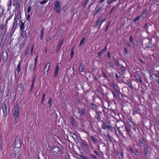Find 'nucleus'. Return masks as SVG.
<instances>
[{
    "mask_svg": "<svg viewBox=\"0 0 159 159\" xmlns=\"http://www.w3.org/2000/svg\"><path fill=\"white\" fill-rule=\"evenodd\" d=\"M115 124V125L113 126L112 125H110V131H113L114 130L115 131V132L117 134V130L118 132L119 133V134L122 135V134L123 132L125 131H126V129L127 128V127L125 125L122 126L121 127H117V128H116V123L115 121H113ZM111 122H110V124H111Z\"/></svg>",
    "mask_w": 159,
    "mask_h": 159,
    "instance_id": "obj_1",
    "label": "nucleus"
},
{
    "mask_svg": "<svg viewBox=\"0 0 159 159\" xmlns=\"http://www.w3.org/2000/svg\"><path fill=\"white\" fill-rule=\"evenodd\" d=\"M150 79H151L152 81H153V79L157 81L159 85V71H154L152 73L151 75L150 73Z\"/></svg>",
    "mask_w": 159,
    "mask_h": 159,
    "instance_id": "obj_2",
    "label": "nucleus"
},
{
    "mask_svg": "<svg viewBox=\"0 0 159 159\" xmlns=\"http://www.w3.org/2000/svg\"><path fill=\"white\" fill-rule=\"evenodd\" d=\"M14 147L18 148H20L21 147V143L19 136H16L15 139Z\"/></svg>",
    "mask_w": 159,
    "mask_h": 159,
    "instance_id": "obj_3",
    "label": "nucleus"
},
{
    "mask_svg": "<svg viewBox=\"0 0 159 159\" xmlns=\"http://www.w3.org/2000/svg\"><path fill=\"white\" fill-rule=\"evenodd\" d=\"M123 122L125 124V123H127L130 127L134 125V123L128 117L124 118L123 119Z\"/></svg>",
    "mask_w": 159,
    "mask_h": 159,
    "instance_id": "obj_4",
    "label": "nucleus"
},
{
    "mask_svg": "<svg viewBox=\"0 0 159 159\" xmlns=\"http://www.w3.org/2000/svg\"><path fill=\"white\" fill-rule=\"evenodd\" d=\"M54 9L58 13H60L61 11V9L59 2H56L54 4Z\"/></svg>",
    "mask_w": 159,
    "mask_h": 159,
    "instance_id": "obj_5",
    "label": "nucleus"
},
{
    "mask_svg": "<svg viewBox=\"0 0 159 159\" xmlns=\"http://www.w3.org/2000/svg\"><path fill=\"white\" fill-rule=\"evenodd\" d=\"M150 147L148 145L146 144L144 145V155L147 156L149 153V149Z\"/></svg>",
    "mask_w": 159,
    "mask_h": 159,
    "instance_id": "obj_6",
    "label": "nucleus"
},
{
    "mask_svg": "<svg viewBox=\"0 0 159 159\" xmlns=\"http://www.w3.org/2000/svg\"><path fill=\"white\" fill-rule=\"evenodd\" d=\"M2 107L3 110V115L5 117L7 115V106L5 102L2 105Z\"/></svg>",
    "mask_w": 159,
    "mask_h": 159,
    "instance_id": "obj_7",
    "label": "nucleus"
},
{
    "mask_svg": "<svg viewBox=\"0 0 159 159\" xmlns=\"http://www.w3.org/2000/svg\"><path fill=\"white\" fill-rule=\"evenodd\" d=\"M52 150L54 153L58 154L60 153V149L58 147L54 146L52 147Z\"/></svg>",
    "mask_w": 159,
    "mask_h": 159,
    "instance_id": "obj_8",
    "label": "nucleus"
},
{
    "mask_svg": "<svg viewBox=\"0 0 159 159\" xmlns=\"http://www.w3.org/2000/svg\"><path fill=\"white\" fill-rule=\"evenodd\" d=\"M126 134L129 137V138H130L131 139H132L134 138V137L133 136V132L131 129L128 127L126 129Z\"/></svg>",
    "mask_w": 159,
    "mask_h": 159,
    "instance_id": "obj_9",
    "label": "nucleus"
},
{
    "mask_svg": "<svg viewBox=\"0 0 159 159\" xmlns=\"http://www.w3.org/2000/svg\"><path fill=\"white\" fill-rule=\"evenodd\" d=\"M105 20V19H104L103 20H102V17H100L98 20L97 22L96 25H94V27H96L98 26H100L102 22H104Z\"/></svg>",
    "mask_w": 159,
    "mask_h": 159,
    "instance_id": "obj_10",
    "label": "nucleus"
},
{
    "mask_svg": "<svg viewBox=\"0 0 159 159\" xmlns=\"http://www.w3.org/2000/svg\"><path fill=\"white\" fill-rule=\"evenodd\" d=\"M17 90L19 91L20 93H22L24 90V87L22 84L20 83L18 84L17 86Z\"/></svg>",
    "mask_w": 159,
    "mask_h": 159,
    "instance_id": "obj_11",
    "label": "nucleus"
},
{
    "mask_svg": "<svg viewBox=\"0 0 159 159\" xmlns=\"http://www.w3.org/2000/svg\"><path fill=\"white\" fill-rule=\"evenodd\" d=\"M18 14L17 15L16 17H15L14 18L15 21L13 26L12 28V30H14L16 28V27L17 26V25H18L19 22L18 23L17 21V17L18 16Z\"/></svg>",
    "mask_w": 159,
    "mask_h": 159,
    "instance_id": "obj_12",
    "label": "nucleus"
},
{
    "mask_svg": "<svg viewBox=\"0 0 159 159\" xmlns=\"http://www.w3.org/2000/svg\"><path fill=\"white\" fill-rule=\"evenodd\" d=\"M13 5L15 7L16 10H18L20 8V3L18 2H14Z\"/></svg>",
    "mask_w": 159,
    "mask_h": 159,
    "instance_id": "obj_13",
    "label": "nucleus"
},
{
    "mask_svg": "<svg viewBox=\"0 0 159 159\" xmlns=\"http://www.w3.org/2000/svg\"><path fill=\"white\" fill-rule=\"evenodd\" d=\"M58 70H59V66L58 65V63L57 65L55 71L54 72V77H56L58 75Z\"/></svg>",
    "mask_w": 159,
    "mask_h": 159,
    "instance_id": "obj_14",
    "label": "nucleus"
},
{
    "mask_svg": "<svg viewBox=\"0 0 159 159\" xmlns=\"http://www.w3.org/2000/svg\"><path fill=\"white\" fill-rule=\"evenodd\" d=\"M134 77L137 80L139 81L141 83H143L142 78L141 77L140 75L139 74H137L135 75Z\"/></svg>",
    "mask_w": 159,
    "mask_h": 159,
    "instance_id": "obj_15",
    "label": "nucleus"
},
{
    "mask_svg": "<svg viewBox=\"0 0 159 159\" xmlns=\"http://www.w3.org/2000/svg\"><path fill=\"white\" fill-rule=\"evenodd\" d=\"M107 46H106V47L104 48H103L102 50L99 52L98 56L99 57L101 56L104 52H106L107 50Z\"/></svg>",
    "mask_w": 159,
    "mask_h": 159,
    "instance_id": "obj_16",
    "label": "nucleus"
},
{
    "mask_svg": "<svg viewBox=\"0 0 159 159\" xmlns=\"http://www.w3.org/2000/svg\"><path fill=\"white\" fill-rule=\"evenodd\" d=\"M140 142L143 144H144L146 143V139L144 137H142L139 139Z\"/></svg>",
    "mask_w": 159,
    "mask_h": 159,
    "instance_id": "obj_17",
    "label": "nucleus"
},
{
    "mask_svg": "<svg viewBox=\"0 0 159 159\" xmlns=\"http://www.w3.org/2000/svg\"><path fill=\"white\" fill-rule=\"evenodd\" d=\"M13 115L15 119L16 118H17L19 116V111L15 110V111L13 113Z\"/></svg>",
    "mask_w": 159,
    "mask_h": 159,
    "instance_id": "obj_18",
    "label": "nucleus"
},
{
    "mask_svg": "<svg viewBox=\"0 0 159 159\" xmlns=\"http://www.w3.org/2000/svg\"><path fill=\"white\" fill-rule=\"evenodd\" d=\"M45 30L44 28H42L41 30V35L40 36V39L41 40H42L43 35H44V31Z\"/></svg>",
    "mask_w": 159,
    "mask_h": 159,
    "instance_id": "obj_19",
    "label": "nucleus"
},
{
    "mask_svg": "<svg viewBox=\"0 0 159 159\" xmlns=\"http://www.w3.org/2000/svg\"><path fill=\"white\" fill-rule=\"evenodd\" d=\"M20 148L14 147V151L15 154H16L17 153H18L19 152L20 150Z\"/></svg>",
    "mask_w": 159,
    "mask_h": 159,
    "instance_id": "obj_20",
    "label": "nucleus"
},
{
    "mask_svg": "<svg viewBox=\"0 0 159 159\" xmlns=\"http://www.w3.org/2000/svg\"><path fill=\"white\" fill-rule=\"evenodd\" d=\"M82 145L85 148L88 149L89 148L86 142L84 141H82L81 143Z\"/></svg>",
    "mask_w": 159,
    "mask_h": 159,
    "instance_id": "obj_21",
    "label": "nucleus"
},
{
    "mask_svg": "<svg viewBox=\"0 0 159 159\" xmlns=\"http://www.w3.org/2000/svg\"><path fill=\"white\" fill-rule=\"evenodd\" d=\"M96 114L98 116V118H97L98 120H100L101 119L100 116L102 115V112L100 111H96Z\"/></svg>",
    "mask_w": 159,
    "mask_h": 159,
    "instance_id": "obj_22",
    "label": "nucleus"
},
{
    "mask_svg": "<svg viewBox=\"0 0 159 159\" xmlns=\"http://www.w3.org/2000/svg\"><path fill=\"white\" fill-rule=\"evenodd\" d=\"M129 41L131 43H133V44H135V42H136L137 43H138V41L137 40H135L133 41V37L132 35H131L130 36L129 38Z\"/></svg>",
    "mask_w": 159,
    "mask_h": 159,
    "instance_id": "obj_23",
    "label": "nucleus"
},
{
    "mask_svg": "<svg viewBox=\"0 0 159 159\" xmlns=\"http://www.w3.org/2000/svg\"><path fill=\"white\" fill-rule=\"evenodd\" d=\"M111 86L113 89L115 91H116L118 90L117 86L115 84L111 83Z\"/></svg>",
    "mask_w": 159,
    "mask_h": 159,
    "instance_id": "obj_24",
    "label": "nucleus"
},
{
    "mask_svg": "<svg viewBox=\"0 0 159 159\" xmlns=\"http://www.w3.org/2000/svg\"><path fill=\"white\" fill-rule=\"evenodd\" d=\"M2 57H3V58H2L3 59H5L6 60L7 59L8 57L6 53L5 52H2Z\"/></svg>",
    "mask_w": 159,
    "mask_h": 159,
    "instance_id": "obj_25",
    "label": "nucleus"
},
{
    "mask_svg": "<svg viewBox=\"0 0 159 159\" xmlns=\"http://www.w3.org/2000/svg\"><path fill=\"white\" fill-rule=\"evenodd\" d=\"M22 32L21 33V35L22 36L23 38H25L24 39H25L27 36L25 31H22Z\"/></svg>",
    "mask_w": 159,
    "mask_h": 159,
    "instance_id": "obj_26",
    "label": "nucleus"
},
{
    "mask_svg": "<svg viewBox=\"0 0 159 159\" xmlns=\"http://www.w3.org/2000/svg\"><path fill=\"white\" fill-rule=\"evenodd\" d=\"M84 67L83 65H82V64H80L79 69V71L81 72H83L84 71Z\"/></svg>",
    "mask_w": 159,
    "mask_h": 159,
    "instance_id": "obj_27",
    "label": "nucleus"
},
{
    "mask_svg": "<svg viewBox=\"0 0 159 159\" xmlns=\"http://www.w3.org/2000/svg\"><path fill=\"white\" fill-rule=\"evenodd\" d=\"M126 84L127 85L129 86V87L130 88L132 89H134V88L133 87L132 85L131 82H127L126 83Z\"/></svg>",
    "mask_w": 159,
    "mask_h": 159,
    "instance_id": "obj_28",
    "label": "nucleus"
},
{
    "mask_svg": "<svg viewBox=\"0 0 159 159\" xmlns=\"http://www.w3.org/2000/svg\"><path fill=\"white\" fill-rule=\"evenodd\" d=\"M50 65H51L50 63L49 62H48L47 64L45 66V67L44 68V69L45 70L46 69V67H48V69L47 71V73L48 72V70L49 69V68L50 66Z\"/></svg>",
    "mask_w": 159,
    "mask_h": 159,
    "instance_id": "obj_29",
    "label": "nucleus"
},
{
    "mask_svg": "<svg viewBox=\"0 0 159 159\" xmlns=\"http://www.w3.org/2000/svg\"><path fill=\"white\" fill-rule=\"evenodd\" d=\"M20 66H21V63L20 62H19L17 65V67L16 68V70L17 71V74H18L20 71Z\"/></svg>",
    "mask_w": 159,
    "mask_h": 159,
    "instance_id": "obj_30",
    "label": "nucleus"
},
{
    "mask_svg": "<svg viewBox=\"0 0 159 159\" xmlns=\"http://www.w3.org/2000/svg\"><path fill=\"white\" fill-rule=\"evenodd\" d=\"M74 47L71 49L70 52V58L71 59L73 57L74 55Z\"/></svg>",
    "mask_w": 159,
    "mask_h": 159,
    "instance_id": "obj_31",
    "label": "nucleus"
},
{
    "mask_svg": "<svg viewBox=\"0 0 159 159\" xmlns=\"http://www.w3.org/2000/svg\"><path fill=\"white\" fill-rule=\"evenodd\" d=\"M142 16V15H141L139 16H138L136 17L134 19V22H135L136 21L139 20L140 19V18Z\"/></svg>",
    "mask_w": 159,
    "mask_h": 159,
    "instance_id": "obj_32",
    "label": "nucleus"
},
{
    "mask_svg": "<svg viewBox=\"0 0 159 159\" xmlns=\"http://www.w3.org/2000/svg\"><path fill=\"white\" fill-rule=\"evenodd\" d=\"M90 139L94 143H96L97 142V140L93 136H91Z\"/></svg>",
    "mask_w": 159,
    "mask_h": 159,
    "instance_id": "obj_33",
    "label": "nucleus"
},
{
    "mask_svg": "<svg viewBox=\"0 0 159 159\" xmlns=\"http://www.w3.org/2000/svg\"><path fill=\"white\" fill-rule=\"evenodd\" d=\"M79 112L80 113H81L82 115H84L85 113V110L84 108H82L80 110V112L79 111Z\"/></svg>",
    "mask_w": 159,
    "mask_h": 159,
    "instance_id": "obj_34",
    "label": "nucleus"
},
{
    "mask_svg": "<svg viewBox=\"0 0 159 159\" xmlns=\"http://www.w3.org/2000/svg\"><path fill=\"white\" fill-rule=\"evenodd\" d=\"M24 24L23 22H22L21 23L20 28L21 31H22L24 28Z\"/></svg>",
    "mask_w": 159,
    "mask_h": 159,
    "instance_id": "obj_35",
    "label": "nucleus"
},
{
    "mask_svg": "<svg viewBox=\"0 0 159 159\" xmlns=\"http://www.w3.org/2000/svg\"><path fill=\"white\" fill-rule=\"evenodd\" d=\"M151 43L150 41H148L147 43H146L145 44V45L146 48H150V45Z\"/></svg>",
    "mask_w": 159,
    "mask_h": 159,
    "instance_id": "obj_36",
    "label": "nucleus"
},
{
    "mask_svg": "<svg viewBox=\"0 0 159 159\" xmlns=\"http://www.w3.org/2000/svg\"><path fill=\"white\" fill-rule=\"evenodd\" d=\"M85 39L86 38H84L81 40L80 43V46H81L83 44Z\"/></svg>",
    "mask_w": 159,
    "mask_h": 159,
    "instance_id": "obj_37",
    "label": "nucleus"
},
{
    "mask_svg": "<svg viewBox=\"0 0 159 159\" xmlns=\"http://www.w3.org/2000/svg\"><path fill=\"white\" fill-rule=\"evenodd\" d=\"M63 42V40H60L57 46L61 47L62 45Z\"/></svg>",
    "mask_w": 159,
    "mask_h": 159,
    "instance_id": "obj_38",
    "label": "nucleus"
},
{
    "mask_svg": "<svg viewBox=\"0 0 159 159\" xmlns=\"http://www.w3.org/2000/svg\"><path fill=\"white\" fill-rule=\"evenodd\" d=\"M134 153L135 155L137 156H139L140 155V153L138 151V150L136 149L134 150Z\"/></svg>",
    "mask_w": 159,
    "mask_h": 159,
    "instance_id": "obj_39",
    "label": "nucleus"
},
{
    "mask_svg": "<svg viewBox=\"0 0 159 159\" xmlns=\"http://www.w3.org/2000/svg\"><path fill=\"white\" fill-rule=\"evenodd\" d=\"M109 126H107L106 125V124H103V128L105 129H106L107 128L108 129H109Z\"/></svg>",
    "mask_w": 159,
    "mask_h": 159,
    "instance_id": "obj_40",
    "label": "nucleus"
},
{
    "mask_svg": "<svg viewBox=\"0 0 159 159\" xmlns=\"http://www.w3.org/2000/svg\"><path fill=\"white\" fill-rule=\"evenodd\" d=\"M70 123L72 125V126L74 125V121L73 118L72 117H70Z\"/></svg>",
    "mask_w": 159,
    "mask_h": 159,
    "instance_id": "obj_41",
    "label": "nucleus"
},
{
    "mask_svg": "<svg viewBox=\"0 0 159 159\" xmlns=\"http://www.w3.org/2000/svg\"><path fill=\"white\" fill-rule=\"evenodd\" d=\"M103 111L105 113L107 114L109 112V109L105 107L103 109Z\"/></svg>",
    "mask_w": 159,
    "mask_h": 159,
    "instance_id": "obj_42",
    "label": "nucleus"
},
{
    "mask_svg": "<svg viewBox=\"0 0 159 159\" xmlns=\"http://www.w3.org/2000/svg\"><path fill=\"white\" fill-rule=\"evenodd\" d=\"M116 92L117 93L118 96L119 97H120V95H121V96L122 97V96H123L122 94L118 90H117L116 91Z\"/></svg>",
    "mask_w": 159,
    "mask_h": 159,
    "instance_id": "obj_43",
    "label": "nucleus"
},
{
    "mask_svg": "<svg viewBox=\"0 0 159 159\" xmlns=\"http://www.w3.org/2000/svg\"><path fill=\"white\" fill-rule=\"evenodd\" d=\"M14 109L15 110L19 111V106L18 105H16L14 106Z\"/></svg>",
    "mask_w": 159,
    "mask_h": 159,
    "instance_id": "obj_44",
    "label": "nucleus"
},
{
    "mask_svg": "<svg viewBox=\"0 0 159 159\" xmlns=\"http://www.w3.org/2000/svg\"><path fill=\"white\" fill-rule=\"evenodd\" d=\"M148 12V11L147 9L144 10L142 12V15H146Z\"/></svg>",
    "mask_w": 159,
    "mask_h": 159,
    "instance_id": "obj_45",
    "label": "nucleus"
},
{
    "mask_svg": "<svg viewBox=\"0 0 159 159\" xmlns=\"http://www.w3.org/2000/svg\"><path fill=\"white\" fill-rule=\"evenodd\" d=\"M37 59V57L35 58V60H34V68L33 69V71H34L35 68V67L36 65Z\"/></svg>",
    "mask_w": 159,
    "mask_h": 159,
    "instance_id": "obj_46",
    "label": "nucleus"
},
{
    "mask_svg": "<svg viewBox=\"0 0 159 159\" xmlns=\"http://www.w3.org/2000/svg\"><path fill=\"white\" fill-rule=\"evenodd\" d=\"M30 49V47L29 46H28V47L26 49L25 51V54L26 55L27 53L29 51Z\"/></svg>",
    "mask_w": 159,
    "mask_h": 159,
    "instance_id": "obj_47",
    "label": "nucleus"
},
{
    "mask_svg": "<svg viewBox=\"0 0 159 159\" xmlns=\"http://www.w3.org/2000/svg\"><path fill=\"white\" fill-rule=\"evenodd\" d=\"M91 108L93 109H95L96 108V106L94 104H92L91 106Z\"/></svg>",
    "mask_w": 159,
    "mask_h": 159,
    "instance_id": "obj_48",
    "label": "nucleus"
},
{
    "mask_svg": "<svg viewBox=\"0 0 159 159\" xmlns=\"http://www.w3.org/2000/svg\"><path fill=\"white\" fill-rule=\"evenodd\" d=\"M111 91V92L112 93V94L113 95V97L114 98H117V97H116V93L113 91Z\"/></svg>",
    "mask_w": 159,
    "mask_h": 159,
    "instance_id": "obj_49",
    "label": "nucleus"
},
{
    "mask_svg": "<svg viewBox=\"0 0 159 159\" xmlns=\"http://www.w3.org/2000/svg\"><path fill=\"white\" fill-rule=\"evenodd\" d=\"M48 103L49 104V107H50L52 104V100L51 98H49Z\"/></svg>",
    "mask_w": 159,
    "mask_h": 159,
    "instance_id": "obj_50",
    "label": "nucleus"
},
{
    "mask_svg": "<svg viewBox=\"0 0 159 159\" xmlns=\"http://www.w3.org/2000/svg\"><path fill=\"white\" fill-rule=\"evenodd\" d=\"M33 66V65H32V64H30L29 66V70L30 71H32V67Z\"/></svg>",
    "mask_w": 159,
    "mask_h": 159,
    "instance_id": "obj_51",
    "label": "nucleus"
},
{
    "mask_svg": "<svg viewBox=\"0 0 159 159\" xmlns=\"http://www.w3.org/2000/svg\"><path fill=\"white\" fill-rule=\"evenodd\" d=\"M47 2V1L46 0H43V1H41L40 3L43 5Z\"/></svg>",
    "mask_w": 159,
    "mask_h": 159,
    "instance_id": "obj_52",
    "label": "nucleus"
},
{
    "mask_svg": "<svg viewBox=\"0 0 159 159\" xmlns=\"http://www.w3.org/2000/svg\"><path fill=\"white\" fill-rule=\"evenodd\" d=\"M102 8V7H99L96 10V13H98Z\"/></svg>",
    "mask_w": 159,
    "mask_h": 159,
    "instance_id": "obj_53",
    "label": "nucleus"
},
{
    "mask_svg": "<svg viewBox=\"0 0 159 159\" xmlns=\"http://www.w3.org/2000/svg\"><path fill=\"white\" fill-rule=\"evenodd\" d=\"M81 157L84 159H89V158L86 156L84 155H82L81 156Z\"/></svg>",
    "mask_w": 159,
    "mask_h": 159,
    "instance_id": "obj_54",
    "label": "nucleus"
},
{
    "mask_svg": "<svg viewBox=\"0 0 159 159\" xmlns=\"http://www.w3.org/2000/svg\"><path fill=\"white\" fill-rule=\"evenodd\" d=\"M26 40V39H24L23 41H22V42L21 44V45L22 46H24L25 43V41Z\"/></svg>",
    "mask_w": 159,
    "mask_h": 159,
    "instance_id": "obj_55",
    "label": "nucleus"
},
{
    "mask_svg": "<svg viewBox=\"0 0 159 159\" xmlns=\"http://www.w3.org/2000/svg\"><path fill=\"white\" fill-rule=\"evenodd\" d=\"M21 17L20 16L18 18H17L18 20H19L18 25H20V22H21Z\"/></svg>",
    "mask_w": 159,
    "mask_h": 159,
    "instance_id": "obj_56",
    "label": "nucleus"
},
{
    "mask_svg": "<svg viewBox=\"0 0 159 159\" xmlns=\"http://www.w3.org/2000/svg\"><path fill=\"white\" fill-rule=\"evenodd\" d=\"M31 8V7L30 6H29L28 7V9H27V12L28 13H29L30 12Z\"/></svg>",
    "mask_w": 159,
    "mask_h": 159,
    "instance_id": "obj_57",
    "label": "nucleus"
},
{
    "mask_svg": "<svg viewBox=\"0 0 159 159\" xmlns=\"http://www.w3.org/2000/svg\"><path fill=\"white\" fill-rule=\"evenodd\" d=\"M89 0H86V1L85 2V3L83 5V6L84 7H85L87 5V3H88V2L89 1Z\"/></svg>",
    "mask_w": 159,
    "mask_h": 159,
    "instance_id": "obj_58",
    "label": "nucleus"
},
{
    "mask_svg": "<svg viewBox=\"0 0 159 159\" xmlns=\"http://www.w3.org/2000/svg\"><path fill=\"white\" fill-rule=\"evenodd\" d=\"M133 125V127H132V126H131V127H130V128H132L134 131H136V129L134 125Z\"/></svg>",
    "mask_w": 159,
    "mask_h": 159,
    "instance_id": "obj_59",
    "label": "nucleus"
},
{
    "mask_svg": "<svg viewBox=\"0 0 159 159\" xmlns=\"http://www.w3.org/2000/svg\"><path fill=\"white\" fill-rule=\"evenodd\" d=\"M90 156L92 157V158L95 159H97V158L96 156L94 155H90Z\"/></svg>",
    "mask_w": 159,
    "mask_h": 159,
    "instance_id": "obj_60",
    "label": "nucleus"
},
{
    "mask_svg": "<svg viewBox=\"0 0 159 159\" xmlns=\"http://www.w3.org/2000/svg\"><path fill=\"white\" fill-rule=\"evenodd\" d=\"M126 45L127 47H129L130 48L131 45L129 42H127L126 43Z\"/></svg>",
    "mask_w": 159,
    "mask_h": 159,
    "instance_id": "obj_61",
    "label": "nucleus"
},
{
    "mask_svg": "<svg viewBox=\"0 0 159 159\" xmlns=\"http://www.w3.org/2000/svg\"><path fill=\"white\" fill-rule=\"evenodd\" d=\"M60 47H59L57 46V50H56V52H59V51H60Z\"/></svg>",
    "mask_w": 159,
    "mask_h": 159,
    "instance_id": "obj_62",
    "label": "nucleus"
},
{
    "mask_svg": "<svg viewBox=\"0 0 159 159\" xmlns=\"http://www.w3.org/2000/svg\"><path fill=\"white\" fill-rule=\"evenodd\" d=\"M115 76H116V79L117 80H119L120 77V76H119L117 74H116Z\"/></svg>",
    "mask_w": 159,
    "mask_h": 159,
    "instance_id": "obj_63",
    "label": "nucleus"
},
{
    "mask_svg": "<svg viewBox=\"0 0 159 159\" xmlns=\"http://www.w3.org/2000/svg\"><path fill=\"white\" fill-rule=\"evenodd\" d=\"M120 156L123 159L124 158V154L123 152H121Z\"/></svg>",
    "mask_w": 159,
    "mask_h": 159,
    "instance_id": "obj_64",
    "label": "nucleus"
}]
</instances>
